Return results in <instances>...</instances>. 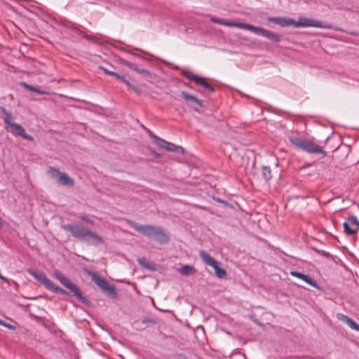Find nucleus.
Returning <instances> with one entry per match:
<instances>
[{
    "mask_svg": "<svg viewBox=\"0 0 359 359\" xmlns=\"http://www.w3.org/2000/svg\"><path fill=\"white\" fill-rule=\"evenodd\" d=\"M98 69L102 70L106 74L113 76L115 75V73H116L115 72L110 71V69L104 67V66H101V65L98 66Z\"/></svg>",
    "mask_w": 359,
    "mask_h": 359,
    "instance_id": "obj_35",
    "label": "nucleus"
},
{
    "mask_svg": "<svg viewBox=\"0 0 359 359\" xmlns=\"http://www.w3.org/2000/svg\"><path fill=\"white\" fill-rule=\"evenodd\" d=\"M110 66H111V67L112 69H115V67H114V66H113V65H110Z\"/></svg>",
    "mask_w": 359,
    "mask_h": 359,
    "instance_id": "obj_49",
    "label": "nucleus"
},
{
    "mask_svg": "<svg viewBox=\"0 0 359 359\" xmlns=\"http://www.w3.org/2000/svg\"><path fill=\"white\" fill-rule=\"evenodd\" d=\"M102 291L106 294V295L111 299H116L118 298V293L116 290V287L113 284H108Z\"/></svg>",
    "mask_w": 359,
    "mask_h": 359,
    "instance_id": "obj_20",
    "label": "nucleus"
},
{
    "mask_svg": "<svg viewBox=\"0 0 359 359\" xmlns=\"http://www.w3.org/2000/svg\"><path fill=\"white\" fill-rule=\"evenodd\" d=\"M224 25L228 27H235L240 29H243L245 30H248L251 32V29L252 27V25L244 23V22H238L235 21H231L226 20V22L224 23Z\"/></svg>",
    "mask_w": 359,
    "mask_h": 359,
    "instance_id": "obj_19",
    "label": "nucleus"
},
{
    "mask_svg": "<svg viewBox=\"0 0 359 359\" xmlns=\"http://www.w3.org/2000/svg\"><path fill=\"white\" fill-rule=\"evenodd\" d=\"M138 264L142 266L143 268H145L147 269H149L151 271H154L156 270V264L154 262H147V259L145 257H140L137 259Z\"/></svg>",
    "mask_w": 359,
    "mask_h": 359,
    "instance_id": "obj_24",
    "label": "nucleus"
},
{
    "mask_svg": "<svg viewBox=\"0 0 359 359\" xmlns=\"http://www.w3.org/2000/svg\"><path fill=\"white\" fill-rule=\"evenodd\" d=\"M289 141L296 148L302 150L306 140L296 136H290L289 137Z\"/></svg>",
    "mask_w": 359,
    "mask_h": 359,
    "instance_id": "obj_23",
    "label": "nucleus"
},
{
    "mask_svg": "<svg viewBox=\"0 0 359 359\" xmlns=\"http://www.w3.org/2000/svg\"><path fill=\"white\" fill-rule=\"evenodd\" d=\"M5 115L4 116V122L6 124L7 129H9L11 127L12 123H15V122L13 121V117L11 114H4Z\"/></svg>",
    "mask_w": 359,
    "mask_h": 359,
    "instance_id": "obj_32",
    "label": "nucleus"
},
{
    "mask_svg": "<svg viewBox=\"0 0 359 359\" xmlns=\"http://www.w3.org/2000/svg\"><path fill=\"white\" fill-rule=\"evenodd\" d=\"M8 130L15 136H20L25 140L29 141L34 140V137L27 134L24 128L18 123H12L11 127Z\"/></svg>",
    "mask_w": 359,
    "mask_h": 359,
    "instance_id": "obj_11",
    "label": "nucleus"
},
{
    "mask_svg": "<svg viewBox=\"0 0 359 359\" xmlns=\"http://www.w3.org/2000/svg\"><path fill=\"white\" fill-rule=\"evenodd\" d=\"M91 275L93 280L101 290H103L109 284V282L106 279L97 275L96 273H92Z\"/></svg>",
    "mask_w": 359,
    "mask_h": 359,
    "instance_id": "obj_22",
    "label": "nucleus"
},
{
    "mask_svg": "<svg viewBox=\"0 0 359 359\" xmlns=\"http://www.w3.org/2000/svg\"><path fill=\"white\" fill-rule=\"evenodd\" d=\"M128 224L142 236L154 239L160 244H165L169 241L168 235L161 226L151 224H140L131 220H128Z\"/></svg>",
    "mask_w": 359,
    "mask_h": 359,
    "instance_id": "obj_2",
    "label": "nucleus"
},
{
    "mask_svg": "<svg viewBox=\"0 0 359 359\" xmlns=\"http://www.w3.org/2000/svg\"><path fill=\"white\" fill-rule=\"evenodd\" d=\"M53 276L65 288L69 290L67 291L68 294H62L63 295L74 297L86 306H90L91 305V302L86 297L83 296L79 287L72 282L63 273L56 270L53 272Z\"/></svg>",
    "mask_w": 359,
    "mask_h": 359,
    "instance_id": "obj_3",
    "label": "nucleus"
},
{
    "mask_svg": "<svg viewBox=\"0 0 359 359\" xmlns=\"http://www.w3.org/2000/svg\"><path fill=\"white\" fill-rule=\"evenodd\" d=\"M57 182L62 186L69 187H73L75 184L74 180L66 172H61L60 177L57 179Z\"/></svg>",
    "mask_w": 359,
    "mask_h": 359,
    "instance_id": "obj_17",
    "label": "nucleus"
},
{
    "mask_svg": "<svg viewBox=\"0 0 359 359\" xmlns=\"http://www.w3.org/2000/svg\"><path fill=\"white\" fill-rule=\"evenodd\" d=\"M262 177L266 182H269L272 178L271 170L269 166H262Z\"/></svg>",
    "mask_w": 359,
    "mask_h": 359,
    "instance_id": "obj_26",
    "label": "nucleus"
},
{
    "mask_svg": "<svg viewBox=\"0 0 359 359\" xmlns=\"http://www.w3.org/2000/svg\"><path fill=\"white\" fill-rule=\"evenodd\" d=\"M137 73L139 74H143L144 76H151V73L149 70L147 69H139Z\"/></svg>",
    "mask_w": 359,
    "mask_h": 359,
    "instance_id": "obj_39",
    "label": "nucleus"
},
{
    "mask_svg": "<svg viewBox=\"0 0 359 359\" xmlns=\"http://www.w3.org/2000/svg\"><path fill=\"white\" fill-rule=\"evenodd\" d=\"M318 253H320L321 255H323V256H324V257H327V258H330V257H332V255H331L329 252H326V251H324V250H319V251H318Z\"/></svg>",
    "mask_w": 359,
    "mask_h": 359,
    "instance_id": "obj_42",
    "label": "nucleus"
},
{
    "mask_svg": "<svg viewBox=\"0 0 359 359\" xmlns=\"http://www.w3.org/2000/svg\"><path fill=\"white\" fill-rule=\"evenodd\" d=\"M48 172L51 177L57 179L60 177L61 174V172H60V170L57 168L51 166L48 167Z\"/></svg>",
    "mask_w": 359,
    "mask_h": 359,
    "instance_id": "obj_31",
    "label": "nucleus"
},
{
    "mask_svg": "<svg viewBox=\"0 0 359 359\" xmlns=\"http://www.w3.org/2000/svg\"><path fill=\"white\" fill-rule=\"evenodd\" d=\"M290 274L294 277L298 278L304 280V282H306V283L313 286L315 288H319L317 282L314 279H313L309 275H306L299 271H291Z\"/></svg>",
    "mask_w": 359,
    "mask_h": 359,
    "instance_id": "obj_14",
    "label": "nucleus"
},
{
    "mask_svg": "<svg viewBox=\"0 0 359 359\" xmlns=\"http://www.w3.org/2000/svg\"><path fill=\"white\" fill-rule=\"evenodd\" d=\"M205 116L207 123L215 128L219 127V125L217 124L219 123V120L216 121L215 117L212 114H205Z\"/></svg>",
    "mask_w": 359,
    "mask_h": 359,
    "instance_id": "obj_28",
    "label": "nucleus"
},
{
    "mask_svg": "<svg viewBox=\"0 0 359 359\" xmlns=\"http://www.w3.org/2000/svg\"><path fill=\"white\" fill-rule=\"evenodd\" d=\"M213 199L218 203L224 204V206H231V205L229 204V203L226 201L222 199L219 197L213 196Z\"/></svg>",
    "mask_w": 359,
    "mask_h": 359,
    "instance_id": "obj_38",
    "label": "nucleus"
},
{
    "mask_svg": "<svg viewBox=\"0 0 359 359\" xmlns=\"http://www.w3.org/2000/svg\"><path fill=\"white\" fill-rule=\"evenodd\" d=\"M337 318L346 323L352 330L359 332V324H358L353 318L343 313H337Z\"/></svg>",
    "mask_w": 359,
    "mask_h": 359,
    "instance_id": "obj_15",
    "label": "nucleus"
},
{
    "mask_svg": "<svg viewBox=\"0 0 359 359\" xmlns=\"http://www.w3.org/2000/svg\"><path fill=\"white\" fill-rule=\"evenodd\" d=\"M151 139L155 144L167 151H174L178 154H184V149L181 146H177L167 142L157 135H152Z\"/></svg>",
    "mask_w": 359,
    "mask_h": 359,
    "instance_id": "obj_6",
    "label": "nucleus"
},
{
    "mask_svg": "<svg viewBox=\"0 0 359 359\" xmlns=\"http://www.w3.org/2000/svg\"><path fill=\"white\" fill-rule=\"evenodd\" d=\"M91 275L93 280L101 290H103L109 284V282L106 279L97 275L96 273H92Z\"/></svg>",
    "mask_w": 359,
    "mask_h": 359,
    "instance_id": "obj_21",
    "label": "nucleus"
},
{
    "mask_svg": "<svg viewBox=\"0 0 359 359\" xmlns=\"http://www.w3.org/2000/svg\"><path fill=\"white\" fill-rule=\"evenodd\" d=\"M62 229L69 232L78 241L88 245L97 246L103 243V238L90 227L82 224L69 223L61 226Z\"/></svg>",
    "mask_w": 359,
    "mask_h": 359,
    "instance_id": "obj_1",
    "label": "nucleus"
},
{
    "mask_svg": "<svg viewBox=\"0 0 359 359\" xmlns=\"http://www.w3.org/2000/svg\"><path fill=\"white\" fill-rule=\"evenodd\" d=\"M182 74L195 82V83L203 88V91L205 94H210L215 91V88L210 83L206 81V79L195 75L191 72L186 70L182 72Z\"/></svg>",
    "mask_w": 359,
    "mask_h": 359,
    "instance_id": "obj_5",
    "label": "nucleus"
},
{
    "mask_svg": "<svg viewBox=\"0 0 359 359\" xmlns=\"http://www.w3.org/2000/svg\"><path fill=\"white\" fill-rule=\"evenodd\" d=\"M118 62L121 65H123L128 67H129L130 69H133L134 71H135L136 72H138L139 70V67H137V65L134 64V63H132L125 59H123V58H119L118 59Z\"/></svg>",
    "mask_w": 359,
    "mask_h": 359,
    "instance_id": "obj_30",
    "label": "nucleus"
},
{
    "mask_svg": "<svg viewBox=\"0 0 359 359\" xmlns=\"http://www.w3.org/2000/svg\"><path fill=\"white\" fill-rule=\"evenodd\" d=\"M251 32L256 34L263 36L267 39L275 43L279 42L281 39V35H280L279 34L274 33L273 32H271L269 30L265 29L259 27L252 25Z\"/></svg>",
    "mask_w": 359,
    "mask_h": 359,
    "instance_id": "obj_8",
    "label": "nucleus"
},
{
    "mask_svg": "<svg viewBox=\"0 0 359 359\" xmlns=\"http://www.w3.org/2000/svg\"><path fill=\"white\" fill-rule=\"evenodd\" d=\"M116 79L122 81L123 79L124 78L123 76H121V74H118V73H115V75L114 76Z\"/></svg>",
    "mask_w": 359,
    "mask_h": 359,
    "instance_id": "obj_44",
    "label": "nucleus"
},
{
    "mask_svg": "<svg viewBox=\"0 0 359 359\" xmlns=\"http://www.w3.org/2000/svg\"><path fill=\"white\" fill-rule=\"evenodd\" d=\"M180 96L187 102L189 106L193 107L196 111L199 110V109L203 107L202 100L198 99L196 97L189 94L184 90L181 91Z\"/></svg>",
    "mask_w": 359,
    "mask_h": 359,
    "instance_id": "obj_9",
    "label": "nucleus"
},
{
    "mask_svg": "<svg viewBox=\"0 0 359 359\" xmlns=\"http://www.w3.org/2000/svg\"><path fill=\"white\" fill-rule=\"evenodd\" d=\"M3 322H4V320H1V319L0 318V325H1V323H2Z\"/></svg>",
    "mask_w": 359,
    "mask_h": 359,
    "instance_id": "obj_48",
    "label": "nucleus"
},
{
    "mask_svg": "<svg viewBox=\"0 0 359 359\" xmlns=\"http://www.w3.org/2000/svg\"><path fill=\"white\" fill-rule=\"evenodd\" d=\"M3 226V220L1 218H0V228Z\"/></svg>",
    "mask_w": 359,
    "mask_h": 359,
    "instance_id": "obj_46",
    "label": "nucleus"
},
{
    "mask_svg": "<svg viewBox=\"0 0 359 359\" xmlns=\"http://www.w3.org/2000/svg\"><path fill=\"white\" fill-rule=\"evenodd\" d=\"M130 53L133 54V55L136 56V57H141L140 54L135 53H133V52H131Z\"/></svg>",
    "mask_w": 359,
    "mask_h": 359,
    "instance_id": "obj_45",
    "label": "nucleus"
},
{
    "mask_svg": "<svg viewBox=\"0 0 359 359\" xmlns=\"http://www.w3.org/2000/svg\"><path fill=\"white\" fill-rule=\"evenodd\" d=\"M118 62L121 65H123L128 67H129L130 69H133L134 71H135L136 72H138L139 70V67H137V65L134 64V63H132L125 59H123V58H119L118 59Z\"/></svg>",
    "mask_w": 359,
    "mask_h": 359,
    "instance_id": "obj_29",
    "label": "nucleus"
},
{
    "mask_svg": "<svg viewBox=\"0 0 359 359\" xmlns=\"http://www.w3.org/2000/svg\"><path fill=\"white\" fill-rule=\"evenodd\" d=\"M267 22L275 23L282 27L291 26L294 23L292 18L285 17H269Z\"/></svg>",
    "mask_w": 359,
    "mask_h": 359,
    "instance_id": "obj_13",
    "label": "nucleus"
},
{
    "mask_svg": "<svg viewBox=\"0 0 359 359\" xmlns=\"http://www.w3.org/2000/svg\"><path fill=\"white\" fill-rule=\"evenodd\" d=\"M211 21L215 22V23L219 24V25H224V23L226 22V19H224V18H217L216 17H212L211 18Z\"/></svg>",
    "mask_w": 359,
    "mask_h": 359,
    "instance_id": "obj_37",
    "label": "nucleus"
},
{
    "mask_svg": "<svg viewBox=\"0 0 359 359\" xmlns=\"http://www.w3.org/2000/svg\"><path fill=\"white\" fill-rule=\"evenodd\" d=\"M1 325L8 328L9 330H15V325H13L11 324H9V323H7L6 322L4 321L2 323H1Z\"/></svg>",
    "mask_w": 359,
    "mask_h": 359,
    "instance_id": "obj_41",
    "label": "nucleus"
},
{
    "mask_svg": "<svg viewBox=\"0 0 359 359\" xmlns=\"http://www.w3.org/2000/svg\"><path fill=\"white\" fill-rule=\"evenodd\" d=\"M2 112L6 113V110L4 108H1Z\"/></svg>",
    "mask_w": 359,
    "mask_h": 359,
    "instance_id": "obj_47",
    "label": "nucleus"
},
{
    "mask_svg": "<svg viewBox=\"0 0 359 359\" xmlns=\"http://www.w3.org/2000/svg\"><path fill=\"white\" fill-rule=\"evenodd\" d=\"M122 82L124 83L129 88L132 89L135 92H138L137 88L134 86L131 83H130L125 78L123 79Z\"/></svg>",
    "mask_w": 359,
    "mask_h": 359,
    "instance_id": "obj_36",
    "label": "nucleus"
},
{
    "mask_svg": "<svg viewBox=\"0 0 359 359\" xmlns=\"http://www.w3.org/2000/svg\"><path fill=\"white\" fill-rule=\"evenodd\" d=\"M219 262L217 261L215 265H213L212 267L215 270V275L219 278H223L226 276V271L224 269L219 267Z\"/></svg>",
    "mask_w": 359,
    "mask_h": 359,
    "instance_id": "obj_27",
    "label": "nucleus"
},
{
    "mask_svg": "<svg viewBox=\"0 0 359 359\" xmlns=\"http://www.w3.org/2000/svg\"><path fill=\"white\" fill-rule=\"evenodd\" d=\"M350 224L359 226V221L353 215H349L346 221L343 223L344 232L348 236H353L358 232V230L351 228Z\"/></svg>",
    "mask_w": 359,
    "mask_h": 359,
    "instance_id": "obj_10",
    "label": "nucleus"
},
{
    "mask_svg": "<svg viewBox=\"0 0 359 359\" xmlns=\"http://www.w3.org/2000/svg\"><path fill=\"white\" fill-rule=\"evenodd\" d=\"M141 323L156 325L157 323V320L154 318H144L142 320Z\"/></svg>",
    "mask_w": 359,
    "mask_h": 359,
    "instance_id": "obj_34",
    "label": "nucleus"
},
{
    "mask_svg": "<svg viewBox=\"0 0 359 359\" xmlns=\"http://www.w3.org/2000/svg\"><path fill=\"white\" fill-rule=\"evenodd\" d=\"M148 149L149 151H150V153L152 154V156L155 158H159L161 156V154L155 151L154 150H153L151 147H148Z\"/></svg>",
    "mask_w": 359,
    "mask_h": 359,
    "instance_id": "obj_40",
    "label": "nucleus"
},
{
    "mask_svg": "<svg viewBox=\"0 0 359 359\" xmlns=\"http://www.w3.org/2000/svg\"><path fill=\"white\" fill-rule=\"evenodd\" d=\"M198 255L203 262L206 265L212 266L217 263V260L205 250H200Z\"/></svg>",
    "mask_w": 359,
    "mask_h": 359,
    "instance_id": "obj_18",
    "label": "nucleus"
},
{
    "mask_svg": "<svg viewBox=\"0 0 359 359\" xmlns=\"http://www.w3.org/2000/svg\"><path fill=\"white\" fill-rule=\"evenodd\" d=\"M79 218L89 224H94V220L90 219L86 214L81 213L79 215Z\"/></svg>",
    "mask_w": 359,
    "mask_h": 359,
    "instance_id": "obj_33",
    "label": "nucleus"
},
{
    "mask_svg": "<svg viewBox=\"0 0 359 359\" xmlns=\"http://www.w3.org/2000/svg\"><path fill=\"white\" fill-rule=\"evenodd\" d=\"M142 127L145 130V131L147 132V133L149 135V137L151 138L152 135H156L149 129H148L147 128L144 127L143 125H142Z\"/></svg>",
    "mask_w": 359,
    "mask_h": 359,
    "instance_id": "obj_43",
    "label": "nucleus"
},
{
    "mask_svg": "<svg viewBox=\"0 0 359 359\" xmlns=\"http://www.w3.org/2000/svg\"><path fill=\"white\" fill-rule=\"evenodd\" d=\"M358 208H359V205H358Z\"/></svg>",
    "mask_w": 359,
    "mask_h": 359,
    "instance_id": "obj_50",
    "label": "nucleus"
},
{
    "mask_svg": "<svg viewBox=\"0 0 359 359\" xmlns=\"http://www.w3.org/2000/svg\"><path fill=\"white\" fill-rule=\"evenodd\" d=\"M20 85L23 86L27 90H29L34 93H36L35 99H40V96L43 95H48L49 93L46 90H42L41 87L36 86H32L30 84H27L26 82L22 81Z\"/></svg>",
    "mask_w": 359,
    "mask_h": 359,
    "instance_id": "obj_16",
    "label": "nucleus"
},
{
    "mask_svg": "<svg viewBox=\"0 0 359 359\" xmlns=\"http://www.w3.org/2000/svg\"><path fill=\"white\" fill-rule=\"evenodd\" d=\"M27 272L40 282L47 290L57 294H68L67 290L56 285L50 280L43 272L36 271L32 269H27Z\"/></svg>",
    "mask_w": 359,
    "mask_h": 359,
    "instance_id": "obj_4",
    "label": "nucleus"
},
{
    "mask_svg": "<svg viewBox=\"0 0 359 359\" xmlns=\"http://www.w3.org/2000/svg\"><path fill=\"white\" fill-rule=\"evenodd\" d=\"M302 151H306L309 154H322L324 156L327 154L326 151H324L321 147L307 140L304 144Z\"/></svg>",
    "mask_w": 359,
    "mask_h": 359,
    "instance_id": "obj_12",
    "label": "nucleus"
},
{
    "mask_svg": "<svg viewBox=\"0 0 359 359\" xmlns=\"http://www.w3.org/2000/svg\"><path fill=\"white\" fill-rule=\"evenodd\" d=\"M294 23L292 24L294 27H318V28H330V26L325 25L322 22L306 18H299L298 21H296L293 19Z\"/></svg>",
    "mask_w": 359,
    "mask_h": 359,
    "instance_id": "obj_7",
    "label": "nucleus"
},
{
    "mask_svg": "<svg viewBox=\"0 0 359 359\" xmlns=\"http://www.w3.org/2000/svg\"><path fill=\"white\" fill-rule=\"evenodd\" d=\"M178 271L184 275V276H189L191 274H193L196 272V269L193 266L191 265H184L180 269H178Z\"/></svg>",
    "mask_w": 359,
    "mask_h": 359,
    "instance_id": "obj_25",
    "label": "nucleus"
}]
</instances>
